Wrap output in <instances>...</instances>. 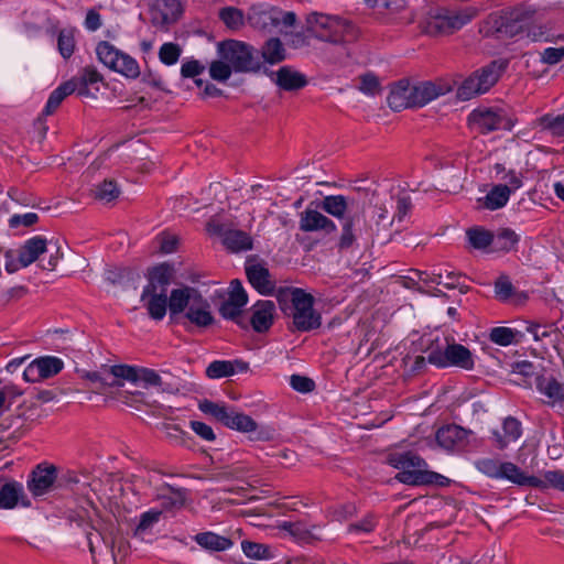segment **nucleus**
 Returning a JSON list of instances; mask_svg holds the SVG:
<instances>
[{"instance_id": "a211bd4d", "label": "nucleus", "mask_w": 564, "mask_h": 564, "mask_svg": "<svg viewBox=\"0 0 564 564\" xmlns=\"http://www.w3.org/2000/svg\"><path fill=\"white\" fill-rule=\"evenodd\" d=\"M387 101L393 111L414 108L413 84L409 79H401L394 83L391 86Z\"/></svg>"}, {"instance_id": "a878e982", "label": "nucleus", "mask_w": 564, "mask_h": 564, "mask_svg": "<svg viewBox=\"0 0 564 564\" xmlns=\"http://www.w3.org/2000/svg\"><path fill=\"white\" fill-rule=\"evenodd\" d=\"M499 479H507L518 486H529L541 488L543 481L535 476H529L511 462H502L500 466Z\"/></svg>"}, {"instance_id": "4c0bfd02", "label": "nucleus", "mask_w": 564, "mask_h": 564, "mask_svg": "<svg viewBox=\"0 0 564 564\" xmlns=\"http://www.w3.org/2000/svg\"><path fill=\"white\" fill-rule=\"evenodd\" d=\"M366 4L373 9L377 14L392 17L406 7L405 0H365Z\"/></svg>"}, {"instance_id": "c03bdc74", "label": "nucleus", "mask_w": 564, "mask_h": 564, "mask_svg": "<svg viewBox=\"0 0 564 564\" xmlns=\"http://www.w3.org/2000/svg\"><path fill=\"white\" fill-rule=\"evenodd\" d=\"M78 525L83 527L86 533L89 551L94 558L98 545L102 544L106 551L108 550L109 543L105 540L99 531L95 530V528L88 521H85L83 518H80Z\"/></svg>"}, {"instance_id": "cd10ccee", "label": "nucleus", "mask_w": 564, "mask_h": 564, "mask_svg": "<svg viewBox=\"0 0 564 564\" xmlns=\"http://www.w3.org/2000/svg\"><path fill=\"white\" fill-rule=\"evenodd\" d=\"M275 84L283 90L295 91L307 85V78L304 74L293 69L290 66H282L275 73Z\"/></svg>"}, {"instance_id": "a19ab883", "label": "nucleus", "mask_w": 564, "mask_h": 564, "mask_svg": "<svg viewBox=\"0 0 564 564\" xmlns=\"http://www.w3.org/2000/svg\"><path fill=\"white\" fill-rule=\"evenodd\" d=\"M261 55L269 64H278L284 61L285 50L280 39H269L261 48Z\"/></svg>"}, {"instance_id": "bf43d9fd", "label": "nucleus", "mask_w": 564, "mask_h": 564, "mask_svg": "<svg viewBox=\"0 0 564 564\" xmlns=\"http://www.w3.org/2000/svg\"><path fill=\"white\" fill-rule=\"evenodd\" d=\"M241 549L246 556L256 560L268 558L270 555L269 547L264 544L251 542V541H242Z\"/></svg>"}, {"instance_id": "774afa93", "label": "nucleus", "mask_w": 564, "mask_h": 564, "mask_svg": "<svg viewBox=\"0 0 564 564\" xmlns=\"http://www.w3.org/2000/svg\"><path fill=\"white\" fill-rule=\"evenodd\" d=\"M290 384L295 391L302 393H308L315 388V382L311 378L300 375H292L290 378Z\"/></svg>"}, {"instance_id": "8fccbe9b", "label": "nucleus", "mask_w": 564, "mask_h": 564, "mask_svg": "<svg viewBox=\"0 0 564 564\" xmlns=\"http://www.w3.org/2000/svg\"><path fill=\"white\" fill-rule=\"evenodd\" d=\"M495 296L500 302H507L516 293V289L507 274H500L494 283Z\"/></svg>"}, {"instance_id": "37998d69", "label": "nucleus", "mask_w": 564, "mask_h": 564, "mask_svg": "<svg viewBox=\"0 0 564 564\" xmlns=\"http://www.w3.org/2000/svg\"><path fill=\"white\" fill-rule=\"evenodd\" d=\"M379 523V517L375 512H368L359 521L351 522L347 525L349 534H369L376 530Z\"/></svg>"}, {"instance_id": "6e6552de", "label": "nucleus", "mask_w": 564, "mask_h": 564, "mask_svg": "<svg viewBox=\"0 0 564 564\" xmlns=\"http://www.w3.org/2000/svg\"><path fill=\"white\" fill-rule=\"evenodd\" d=\"M198 409L208 415H212L226 427L248 433L257 430V422L249 415L235 412L225 404L216 403L209 400H203L198 404Z\"/></svg>"}, {"instance_id": "c756f323", "label": "nucleus", "mask_w": 564, "mask_h": 564, "mask_svg": "<svg viewBox=\"0 0 564 564\" xmlns=\"http://www.w3.org/2000/svg\"><path fill=\"white\" fill-rule=\"evenodd\" d=\"M506 10L491 12L479 23V33L485 37L505 39Z\"/></svg>"}, {"instance_id": "864d4df0", "label": "nucleus", "mask_w": 564, "mask_h": 564, "mask_svg": "<svg viewBox=\"0 0 564 564\" xmlns=\"http://www.w3.org/2000/svg\"><path fill=\"white\" fill-rule=\"evenodd\" d=\"M57 48L64 58H69L75 51V37L73 30L63 29L57 36Z\"/></svg>"}, {"instance_id": "bb28decb", "label": "nucleus", "mask_w": 564, "mask_h": 564, "mask_svg": "<svg viewBox=\"0 0 564 564\" xmlns=\"http://www.w3.org/2000/svg\"><path fill=\"white\" fill-rule=\"evenodd\" d=\"M200 293L191 286L172 290L169 300V308L171 316L183 313L192 305V302L197 300Z\"/></svg>"}, {"instance_id": "9b49d317", "label": "nucleus", "mask_w": 564, "mask_h": 564, "mask_svg": "<svg viewBox=\"0 0 564 564\" xmlns=\"http://www.w3.org/2000/svg\"><path fill=\"white\" fill-rule=\"evenodd\" d=\"M64 367L62 359L54 356H43L34 359L23 371L26 382L35 383L59 373Z\"/></svg>"}, {"instance_id": "0e129e2a", "label": "nucleus", "mask_w": 564, "mask_h": 564, "mask_svg": "<svg viewBox=\"0 0 564 564\" xmlns=\"http://www.w3.org/2000/svg\"><path fill=\"white\" fill-rule=\"evenodd\" d=\"M151 21L154 26H158L162 30H167V28L175 23L174 17L172 14H166L159 7H154L151 11Z\"/></svg>"}, {"instance_id": "7c9ffc66", "label": "nucleus", "mask_w": 564, "mask_h": 564, "mask_svg": "<svg viewBox=\"0 0 564 564\" xmlns=\"http://www.w3.org/2000/svg\"><path fill=\"white\" fill-rule=\"evenodd\" d=\"M193 540L208 552H223L229 550L234 544L230 539L212 531L197 533Z\"/></svg>"}, {"instance_id": "e2e57ef3", "label": "nucleus", "mask_w": 564, "mask_h": 564, "mask_svg": "<svg viewBox=\"0 0 564 564\" xmlns=\"http://www.w3.org/2000/svg\"><path fill=\"white\" fill-rule=\"evenodd\" d=\"M283 529L286 530L291 535L297 539L300 542H310L313 534L305 525L301 522H285Z\"/></svg>"}, {"instance_id": "c85d7f7f", "label": "nucleus", "mask_w": 564, "mask_h": 564, "mask_svg": "<svg viewBox=\"0 0 564 564\" xmlns=\"http://www.w3.org/2000/svg\"><path fill=\"white\" fill-rule=\"evenodd\" d=\"M47 249V240L42 236L28 239L19 249L20 263L29 267Z\"/></svg>"}, {"instance_id": "79ce46f5", "label": "nucleus", "mask_w": 564, "mask_h": 564, "mask_svg": "<svg viewBox=\"0 0 564 564\" xmlns=\"http://www.w3.org/2000/svg\"><path fill=\"white\" fill-rule=\"evenodd\" d=\"M502 430L505 434L503 437L498 433L496 434L499 448H505L508 443L514 442L521 436V423L516 417H507L503 421Z\"/></svg>"}, {"instance_id": "7ed1b4c3", "label": "nucleus", "mask_w": 564, "mask_h": 564, "mask_svg": "<svg viewBox=\"0 0 564 564\" xmlns=\"http://www.w3.org/2000/svg\"><path fill=\"white\" fill-rule=\"evenodd\" d=\"M388 464L399 473L395 479L410 486H430L436 485L445 487L449 485V479L438 473L427 470L426 462L412 452L392 453L387 458Z\"/></svg>"}, {"instance_id": "c9c22d12", "label": "nucleus", "mask_w": 564, "mask_h": 564, "mask_svg": "<svg viewBox=\"0 0 564 564\" xmlns=\"http://www.w3.org/2000/svg\"><path fill=\"white\" fill-rule=\"evenodd\" d=\"M156 497L164 510L180 509L186 499L184 490L174 489L170 485H164Z\"/></svg>"}, {"instance_id": "9d476101", "label": "nucleus", "mask_w": 564, "mask_h": 564, "mask_svg": "<svg viewBox=\"0 0 564 564\" xmlns=\"http://www.w3.org/2000/svg\"><path fill=\"white\" fill-rule=\"evenodd\" d=\"M427 360L440 368L456 366L470 370L475 365L470 350L467 347L455 343L447 345L444 351H431L427 356Z\"/></svg>"}, {"instance_id": "0eeeda50", "label": "nucleus", "mask_w": 564, "mask_h": 564, "mask_svg": "<svg viewBox=\"0 0 564 564\" xmlns=\"http://www.w3.org/2000/svg\"><path fill=\"white\" fill-rule=\"evenodd\" d=\"M223 59L228 62L235 72H256L260 68L258 51L243 42L229 40L218 46Z\"/></svg>"}, {"instance_id": "393cba45", "label": "nucleus", "mask_w": 564, "mask_h": 564, "mask_svg": "<svg viewBox=\"0 0 564 564\" xmlns=\"http://www.w3.org/2000/svg\"><path fill=\"white\" fill-rule=\"evenodd\" d=\"M184 317L189 323L199 328H206L214 323V316L210 312V305L206 299L197 296V300L192 302V305L185 312Z\"/></svg>"}, {"instance_id": "49530a36", "label": "nucleus", "mask_w": 564, "mask_h": 564, "mask_svg": "<svg viewBox=\"0 0 564 564\" xmlns=\"http://www.w3.org/2000/svg\"><path fill=\"white\" fill-rule=\"evenodd\" d=\"M242 305L226 300L219 307L220 315L236 322L239 326L247 328V319L242 316Z\"/></svg>"}, {"instance_id": "3c124183", "label": "nucleus", "mask_w": 564, "mask_h": 564, "mask_svg": "<svg viewBox=\"0 0 564 564\" xmlns=\"http://www.w3.org/2000/svg\"><path fill=\"white\" fill-rule=\"evenodd\" d=\"M219 19L231 30H238L243 25V13L234 7H226L219 11Z\"/></svg>"}, {"instance_id": "6e6d98bb", "label": "nucleus", "mask_w": 564, "mask_h": 564, "mask_svg": "<svg viewBox=\"0 0 564 564\" xmlns=\"http://www.w3.org/2000/svg\"><path fill=\"white\" fill-rule=\"evenodd\" d=\"M94 193L97 199L109 203L119 196L120 191L115 181L105 180L96 186Z\"/></svg>"}, {"instance_id": "aec40b11", "label": "nucleus", "mask_w": 564, "mask_h": 564, "mask_svg": "<svg viewBox=\"0 0 564 564\" xmlns=\"http://www.w3.org/2000/svg\"><path fill=\"white\" fill-rule=\"evenodd\" d=\"M246 275L249 283L262 295H271L275 291V282L269 270L260 263L246 264Z\"/></svg>"}, {"instance_id": "09e8293b", "label": "nucleus", "mask_w": 564, "mask_h": 564, "mask_svg": "<svg viewBox=\"0 0 564 564\" xmlns=\"http://www.w3.org/2000/svg\"><path fill=\"white\" fill-rule=\"evenodd\" d=\"M248 22L257 29H267L269 24L276 26L279 18L273 11H252L248 15Z\"/></svg>"}, {"instance_id": "de8ad7c7", "label": "nucleus", "mask_w": 564, "mask_h": 564, "mask_svg": "<svg viewBox=\"0 0 564 564\" xmlns=\"http://www.w3.org/2000/svg\"><path fill=\"white\" fill-rule=\"evenodd\" d=\"M161 516H162V510H159V509H150V510L143 512L140 516L139 523L135 527L133 534L135 536L143 535L145 532L151 530L154 524H156L160 521Z\"/></svg>"}, {"instance_id": "f257e3e1", "label": "nucleus", "mask_w": 564, "mask_h": 564, "mask_svg": "<svg viewBox=\"0 0 564 564\" xmlns=\"http://www.w3.org/2000/svg\"><path fill=\"white\" fill-rule=\"evenodd\" d=\"M391 224L392 220L386 208L376 207L371 215L367 216L358 207L340 221L341 232L336 245L337 249L346 251L359 245L367 248L379 239L381 231L387 230Z\"/></svg>"}, {"instance_id": "680f3d73", "label": "nucleus", "mask_w": 564, "mask_h": 564, "mask_svg": "<svg viewBox=\"0 0 564 564\" xmlns=\"http://www.w3.org/2000/svg\"><path fill=\"white\" fill-rule=\"evenodd\" d=\"M232 66L224 61H214L209 66V75L214 80L226 82L231 73Z\"/></svg>"}, {"instance_id": "f03ea898", "label": "nucleus", "mask_w": 564, "mask_h": 564, "mask_svg": "<svg viewBox=\"0 0 564 564\" xmlns=\"http://www.w3.org/2000/svg\"><path fill=\"white\" fill-rule=\"evenodd\" d=\"M276 300L282 312L292 317L299 332H311L321 327L322 316L314 310V296L305 290L293 286L280 288Z\"/></svg>"}, {"instance_id": "603ef678", "label": "nucleus", "mask_w": 564, "mask_h": 564, "mask_svg": "<svg viewBox=\"0 0 564 564\" xmlns=\"http://www.w3.org/2000/svg\"><path fill=\"white\" fill-rule=\"evenodd\" d=\"M485 94L478 85L474 74L469 75L458 87L457 97L462 100H469L478 95Z\"/></svg>"}, {"instance_id": "412c9836", "label": "nucleus", "mask_w": 564, "mask_h": 564, "mask_svg": "<svg viewBox=\"0 0 564 564\" xmlns=\"http://www.w3.org/2000/svg\"><path fill=\"white\" fill-rule=\"evenodd\" d=\"M275 305L272 301H258L251 308L249 323L257 333H264L273 324Z\"/></svg>"}, {"instance_id": "4d7b16f0", "label": "nucleus", "mask_w": 564, "mask_h": 564, "mask_svg": "<svg viewBox=\"0 0 564 564\" xmlns=\"http://www.w3.org/2000/svg\"><path fill=\"white\" fill-rule=\"evenodd\" d=\"M517 334L518 332L512 328L498 326L490 330L489 339L497 345L509 346L514 343Z\"/></svg>"}, {"instance_id": "2eb2a0df", "label": "nucleus", "mask_w": 564, "mask_h": 564, "mask_svg": "<svg viewBox=\"0 0 564 564\" xmlns=\"http://www.w3.org/2000/svg\"><path fill=\"white\" fill-rule=\"evenodd\" d=\"M110 373L131 382H143L145 387L162 384L160 375L153 369L139 368L128 365H115L110 367Z\"/></svg>"}, {"instance_id": "5701e85b", "label": "nucleus", "mask_w": 564, "mask_h": 564, "mask_svg": "<svg viewBox=\"0 0 564 564\" xmlns=\"http://www.w3.org/2000/svg\"><path fill=\"white\" fill-rule=\"evenodd\" d=\"M469 433L459 425L448 424L437 430L436 441L443 448L454 449L466 444Z\"/></svg>"}, {"instance_id": "39448f33", "label": "nucleus", "mask_w": 564, "mask_h": 564, "mask_svg": "<svg viewBox=\"0 0 564 564\" xmlns=\"http://www.w3.org/2000/svg\"><path fill=\"white\" fill-rule=\"evenodd\" d=\"M306 32L321 41L330 43L351 42L357 37L355 25L338 17L312 13L307 17Z\"/></svg>"}, {"instance_id": "423d86ee", "label": "nucleus", "mask_w": 564, "mask_h": 564, "mask_svg": "<svg viewBox=\"0 0 564 564\" xmlns=\"http://www.w3.org/2000/svg\"><path fill=\"white\" fill-rule=\"evenodd\" d=\"M469 128L479 134H488L498 130H512L514 120L499 107L479 106L467 118Z\"/></svg>"}, {"instance_id": "4be33fe9", "label": "nucleus", "mask_w": 564, "mask_h": 564, "mask_svg": "<svg viewBox=\"0 0 564 564\" xmlns=\"http://www.w3.org/2000/svg\"><path fill=\"white\" fill-rule=\"evenodd\" d=\"M319 207L327 214L340 219V221L359 207L354 198L344 195H328L323 198Z\"/></svg>"}, {"instance_id": "f3484780", "label": "nucleus", "mask_w": 564, "mask_h": 564, "mask_svg": "<svg viewBox=\"0 0 564 564\" xmlns=\"http://www.w3.org/2000/svg\"><path fill=\"white\" fill-rule=\"evenodd\" d=\"M75 88H76V86L73 82H65L51 93L41 116L36 119L35 123H34L35 127L41 132L42 137H44L47 131V127L44 123V118L46 116L53 115L57 110V108L61 106L63 100L67 96L75 93Z\"/></svg>"}, {"instance_id": "dca6fc26", "label": "nucleus", "mask_w": 564, "mask_h": 564, "mask_svg": "<svg viewBox=\"0 0 564 564\" xmlns=\"http://www.w3.org/2000/svg\"><path fill=\"white\" fill-rule=\"evenodd\" d=\"M57 478V468L51 464H39L26 482L30 492L37 497L46 494Z\"/></svg>"}, {"instance_id": "13d9d810", "label": "nucleus", "mask_w": 564, "mask_h": 564, "mask_svg": "<svg viewBox=\"0 0 564 564\" xmlns=\"http://www.w3.org/2000/svg\"><path fill=\"white\" fill-rule=\"evenodd\" d=\"M181 54L182 48L178 44L167 42L160 47L159 58L163 64L171 66L177 63Z\"/></svg>"}, {"instance_id": "69168bd1", "label": "nucleus", "mask_w": 564, "mask_h": 564, "mask_svg": "<svg viewBox=\"0 0 564 564\" xmlns=\"http://www.w3.org/2000/svg\"><path fill=\"white\" fill-rule=\"evenodd\" d=\"M357 507L352 502L338 505L333 510V517L337 521H347L357 516Z\"/></svg>"}, {"instance_id": "ea45409f", "label": "nucleus", "mask_w": 564, "mask_h": 564, "mask_svg": "<svg viewBox=\"0 0 564 564\" xmlns=\"http://www.w3.org/2000/svg\"><path fill=\"white\" fill-rule=\"evenodd\" d=\"M511 189L508 185H495L485 197V207L496 210L503 207L510 197Z\"/></svg>"}, {"instance_id": "2f4dec72", "label": "nucleus", "mask_w": 564, "mask_h": 564, "mask_svg": "<svg viewBox=\"0 0 564 564\" xmlns=\"http://www.w3.org/2000/svg\"><path fill=\"white\" fill-rule=\"evenodd\" d=\"M492 252H510L516 250L520 236L510 228H499L492 231Z\"/></svg>"}, {"instance_id": "052dcab7", "label": "nucleus", "mask_w": 564, "mask_h": 564, "mask_svg": "<svg viewBox=\"0 0 564 564\" xmlns=\"http://www.w3.org/2000/svg\"><path fill=\"white\" fill-rule=\"evenodd\" d=\"M86 378L91 382L100 383V386L107 387H121L122 382H120L119 377L110 373V367L106 370V372L93 371L86 375Z\"/></svg>"}, {"instance_id": "6ab92c4d", "label": "nucleus", "mask_w": 564, "mask_h": 564, "mask_svg": "<svg viewBox=\"0 0 564 564\" xmlns=\"http://www.w3.org/2000/svg\"><path fill=\"white\" fill-rule=\"evenodd\" d=\"M300 229L304 232L323 231L326 235L337 230L336 224L322 213L306 208L301 213Z\"/></svg>"}, {"instance_id": "72a5a7b5", "label": "nucleus", "mask_w": 564, "mask_h": 564, "mask_svg": "<svg viewBox=\"0 0 564 564\" xmlns=\"http://www.w3.org/2000/svg\"><path fill=\"white\" fill-rule=\"evenodd\" d=\"M24 497L21 482L11 480L0 487V509H13Z\"/></svg>"}, {"instance_id": "f8f14e48", "label": "nucleus", "mask_w": 564, "mask_h": 564, "mask_svg": "<svg viewBox=\"0 0 564 564\" xmlns=\"http://www.w3.org/2000/svg\"><path fill=\"white\" fill-rule=\"evenodd\" d=\"M210 234L221 237L223 245L231 252H241L252 249V238L239 229H225L221 224L210 221L207 224Z\"/></svg>"}, {"instance_id": "ddd939ff", "label": "nucleus", "mask_w": 564, "mask_h": 564, "mask_svg": "<svg viewBox=\"0 0 564 564\" xmlns=\"http://www.w3.org/2000/svg\"><path fill=\"white\" fill-rule=\"evenodd\" d=\"M536 10L527 4H520L506 10L505 18V39L514 37L525 32L531 25Z\"/></svg>"}, {"instance_id": "f704fd0d", "label": "nucleus", "mask_w": 564, "mask_h": 564, "mask_svg": "<svg viewBox=\"0 0 564 564\" xmlns=\"http://www.w3.org/2000/svg\"><path fill=\"white\" fill-rule=\"evenodd\" d=\"M444 94L441 86L432 82H422L413 84V96L415 107H423L435 98Z\"/></svg>"}, {"instance_id": "338daca9", "label": "nucleus", "mask_w": 564, "mask_h": 564, "mask_svg": "<svg viewBox=\"0 0 564 564\" xmlns=\"http://www.w3.org/2000/svg\"><path fill=\"white\" fill-rule=\"evenodd\" d=\"M227 300L242 306L247 304L248 295L239 280L236 279L230 282V292Z\"/></svg>"}, {"instance_id": "5fc2aeb1", "label": "nucleus", "mask_w": 564, "mask_h": 564, "mask_svg": "<svg viewBox=\"0 0 564 564\" xmlns=\"http://www.w3.org/2000/svg\"><path fill=\"white\" fill-rule=\"evenodd\" d=\"M501 463L502 462L495 458L484 457L476 459L474 466L487 477L499 479Z\"/></svg>"}, {"instance_id": "4468645a", "label": "nucleus", "mask_w": 564, "mask_h": 564, "mask_svg": "<svg viewBox=\"0 0 564 564\" xmlns=\"http://www.w3.org/2000/svg\"><path fill=\"white\" fill-rule=\"evenodd\" d=\"M175 268L173 264L163 262L148 271V284L143 288L141 301H145L150 292L167 293V286L175 276Z\"/></svg>"}, {"instance_id": "58836bf2", "label": "nucleus", "mask_w": 564, "mask_h": 564, "mask_svg": "<svg viewBox=\"0 0 564 564\" xmlns=\"http://www.w3.org/2000/svg\"><path fill=\"white\" fill-rule=\"evenodd\" d=\"M536 388L553 403L564 401V384L558 382L555 378H538Z\"/></svg>"}, {"instance_id": "20e7f679", "label": "nucleus", "mask_w": 564, "mask_h": 564, "mask_svg": "<svg viewBox=\"0 0 564 564\" xmlns=\"http://www.w3.org/2000/svg\"><path fill=\"white\" fill-rule=\"evenodd\" d=\"M480 13L475 6L440 7L430 13L426 30L433 35H451L462 30Z\"/></svg>"}, {"instance_id": "473e14b6", "label": "nucleus", "mask_w": 564, "mask_h": 564, "mask_svg": "<svg viewBox=\"0 0 564 564\" xmlns=\"http://www.w3.org/2000/svg\"><path fill=\"white\" fill-rule=\"evenodd\" d=\"M503 70L502 64L491 62L490 64L475 70L473 74L485 93H487L499 79Z\"/></svg>"}, {"instance_id": "a18cd8bd", "label": "nucleus", "mask_w": 564, "mask_h": 564, "mask_svg": "<svg viewBox=\"0 0 564 564\" xmlns=\"http://www.w3.org/2000/svg\"><path fill=\"white\" fill-rule=\"evenodd\" d=\"M469 243L475 249H491L492 231L486 230L480 227L470 228L466 232Z\"/></svg>"}, {"instance_id": "1a4fd4ad", "label": "nucleus", "mask_w": 564, "mask_h": 564, "mask_svg": "<svg viewBox=\"0 0 564 564\" xmlns=\"http://www.w3.org/2000/svg\"><path fill=\"white\" fill-rule=\"evenodd\" d=\"M98 59L108 68L128 77L137 78L140 75L138 62L130 55L119 51L107 41H101L96 47Z\"/></svg>"}, {"instance_id": "e433bc0d", "label": "nucleus", "mask_w": 564, "mask_h": 564, "mask_svg": "<svg viewBox=\"0 0 564 564\" xmlns=\"http://www.w3.org/2000/svg\"><path fill=\"white\" fill-rule=\"evenodd\" d=\"M151 318L161 321L166 314L169 300L166 293L150 292L145 301H142Z\"/></svg>"}, {"instance_id": "b1692460", "label": "nucleus", "mask_w": 564, "mask_h": 564, "mask_svg": "<svg viewBox=\"0 0 564 564\" xmlns=\"http://www.w3.org/2000/svg\"><path fill=\"white\" fill-rule=\"evenodd\" d=\"M248 369V362L241 359L214 360L207 366L205 373L209 379H220L234 376L238 372H246Z\"/></svg>"}]
</instances>
